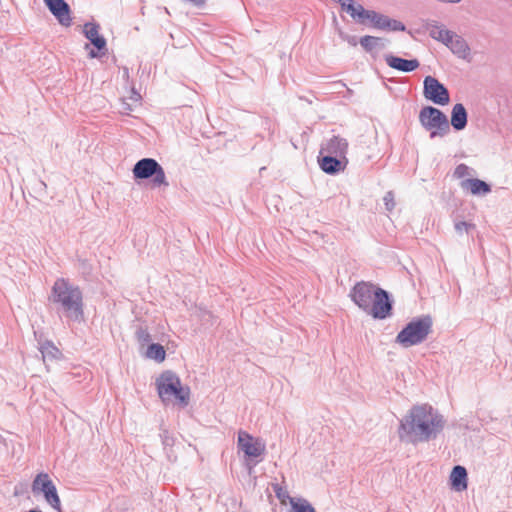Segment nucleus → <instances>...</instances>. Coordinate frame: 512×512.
<instances>
[{
    "label": "nucleus",
    "instance_id": "nucleus-12",
    "mask_svg": "<svg viewBox=\"0 0 512 512\" xmlns=\"http://www.w3.org/2000/svg\"><path fill=\"white\" fill-rule=\"evenodd\" d=\"M44 3L61 25H71L70 7L65 0H44Z\"/></svg>",
    "mask_w": 512,
    "mask_h": 512
},
{
    "label": "nucleus",
    "instance_id": "nucleus-18",
    "mask_svg": "<svg viewBox=\"0 0 512 512\" xmlns=\"http://www.w3.org/2000/svg\"><path fill=\"white\" fill-rule=\"evenodd\" d=\"M445 45L459 58H465L470 51V48L464 38L454 32Z\"/></svg>",
    "mask_w": 512,
    "mask_h": 512
},
{
    "label": "nucleus",
    "instance_id": "nucleus-30",
    "mask_svg": "<svg viewBox=\"0 0 512 512\" xmlns=\"http://www.w3.org/2000/svg\"><path fill=\"white\" fill-rule=\"evenodd\" d=\"M273 490L276 494V497L281 501V503H285L286 500L288 499L290 501V499H292L289 495V492L287 491L286 488L280 486L279 484H275L273 485Z\"/></svg>",
    "mask_w": 512,
    "mask_h": 512
},
{
    "label": "nucleus",
    "instance_id": "nucleus-35",
    "mask_svg": "<svg viewBox=\"0 0 512 512\" xmlns=\"http://www.w3.org/2000/svg\"><path fill=\"white\" fill-rule=\"evenodd\" d=\"M88 55L90 58H96L99 56L98 53H96L94 50H90Z\"/></svg>",
    "mask_w": 512,
    "mask_h": 512
},
{
    "label": "nucleus",
    "instance_id": "nucleus-10",
    "mask_svg": "<svg viewBox=\"0 0 512 512\" xmlns=\"http://www.w3.org/2000/svg\"><path fill=\"white\" fill-rule=\"evenodd\" d=\"M376 288L377 287L371 283L364 281L358 282L350 292L351 299L360 309L367 312L368 309H370V304H372Z\"/></svg>",
    "mask_w": 512,
    "mask_h": 512
},
{
    "label": "nucleus",
    "instance_id": "nucleus-1",
    "mask_svg": "<svg viewBox=\"0 0 512 512\" xmlns=\"http://www.w3.org/2000/svg\"><path fill=\"white\" fill-rule=\"evenodd\" d=\"M444 417L428 404L414 405L400 421L399 437L411 443L428 442L444 429Z\"/></svg>",
    "mask_w": 512,
    "mask_h": 512
},
{
    "label": "nucleus",
    "instance_id": "nucleus-29",
    "mask_svg": "<svg viewBox=\"0 0 512 512\" xmlns=\"http://www.w3.org/2000/svg\"><path fill=\"white\" fill-rule=\"evenodd\" d=\"M136 338L141 345L148 344L152 340V337L148 330L143 327H140L136 330Z\"/></svg>",
    "mask_w": 512,
    "mask_h": 512
},
{
    "label": "nucleus",
    "instance_id": "nucleus-37",
    "mask_svg": "<svg viewBox=\"0 0 512 512\" xmlns=\"http://www.w3.org/2000/svg\"><path fill=\"white\" fill-rule=\"evenodd\" d=\"M124 74L128 75V69L127 68L124 69Z\"/></svg>",
    "mask_w": 512,
    "mask_h": 512
},
{
    "label": "nucleus",
    "instance_id": "nucleus-14",
    "mask_svg": "<svg viewBox=\"0 0 512 512\" xmlns=\"http://www.w3.org/2000/svg\"><path fill=\"white\" fill-rule=\"evenodd\" d=\"M348 146V141L345 138L334 135L321 145L320 155L327 153L347 158Z\"/></svg>",
    "mask_w": 512,
    "mask_h": 512
},
{
    "label": "nucleus",
    "instance_id": "nucleus-36",
    "mask_svg": "<svg viewBox=\"0 0 512 512\" xmlns=\"http://www.w3.org/2000/svg\"><path fill=\"white\" fill-rule=\"evenodd\" d=\"M133 93L135 95V97H134L135 100H138L141 98L140 94L136 93L135 91Z\"/></svg>",
    "mask_w": 512,
    "mask_h": 512
},
{
    "label": "nucleus",
    "instance_id": "nucleus-19",
    "mask_svg": "<svg viewBox=\"0 0 512 512\" xmlns=\"http://www.w3.org/2000/svg\"><path fill=\"white\" fill-rule=\"evenodd\" d=\"M468 114L463 104L457 103L453 106L451 112V125L457 130L461 131L467 126Z\"/></svg>",
    "mask_w": 512,
    "mask_h": 512
},
{
    "label": "nucleus",
    "instance_id": "nucleus-6",
    "mask_svg": "<svg viewBox=\"0 0 512 512\" xmlns=\"http://www.w3.org/2000/svg\"><path fill=\"white\" fill-rule=\"evenodd\" d=\"M132 172L135 179L152 178L154 186H169L163 167L153 158L140 159L134 165Z\"/></svg>",
    "mask_w": 512,
    "mask_h": 512
},
{
    "label": "nucleus",
    "instance_id": "nucleus-2",
    "mask_svg": "<svg viewBox=\"0 0 512 512\" xmlns=\"http://www.w3.org/2000/svg\"><path fill=\"white\" fill-rule=\"evenodd\" d=\"M51 300L59 305V310L72 321L83 319V294L80 288L68 279L58 278L51 290Z\"/></svg>",
    "mask_w": 512,
    "mask_h": 512
},
{
    "label": "nucleus",
    "instance_id": "nucleus-25",
    "mask_svg": "<svg viewBox=\"0 0 512 512\" xmlns=\"http://www.w3.org/2000/svg\"><path fill=\"white\" fill-rule=\"evenodd\" d=\"M166 356L165 349L162 345L157 343H152L148 346L146 351V357L149 359H153L157 362L164 361Z\"/></svg>",
    "mask_w": 512,
    "mask_h": 512
},
{
    "label": "nucleus",
    "instance_id": "nucleus-22",
    "mask_svg": "<svg viewBox=\"0 0 512 512\" xmlns=\"http://www.w3.org/2000/svg\"><path fill=\"white\" fill-rule=\"evenodd\" d=\"M429 35L437 40L446 44L449 38L452 36L453 31L446 29L443 25L437 22L428 25Z\"/></svg>",
    "mask_w": 512,
    "mask_h": 512
},
{
    "label": "nucleus",
    "instance_id": "nucleus-24",
    "mask_svg": "<svg viewBox=\"0 0 512 512\" xmlns=\"http://www.w3.org/2000/svg\"><path fill=\"white\" fill-rule=\"evenodd\" d=\"M40 352L42 354L44 361H46L47 359H57L61 354L59 349L50 341H45L44 343L41 344Z\"/></svg>",
    "mask_w": 512,
    "mask_h": 512
},
{
    "label": "nucleus",
    "instance_id": "nucleus-16",
    "mask_svg": "<svg viewBox=\"0 0 512 512\" xmlns=\"http://www.w3.org/2000/svg\"><path fill=\"white\" fill-rule=\"evenodd\" d=\"M100 26L96 23L88 22L84 25L83 33L85 37L101 51L106 49V39L99 34Z\"/></svg>",
    "mask_w": 512,
    "mask_h": 512
},
{
    "label": "nucleus",
    "instance_id": "nucleus-7",
    "mask_svg": "<svg viewBox=\"0 0 512 512\" xmlns=\"http://www.w3.org/2000/svg\"><path fill=\"white\" fill-rule=\"evenodd\" d=\"M32 492L34 494L42 493L46 502L55 510L60 511L61 501L57 493L55 484L47 473H39L32 482Z\"/></svg>",
    "mask_w": 512,
    "mask_h": 512
},
{
    "label": "nucleus",
    "instance_id": "nucleus-31",
    "mask_svg": "<svg viewBox=\"0 0 512 512\" xmlns=\"http://www.w3.org/2000/svg\"><path fill=\"white\" fill-rule=\"evenodd\" d=\"M470 174H471V168L468 167L466 164L461 163L456 166L453 176L455 178L462 179Z\"/></svg>",
    "mask_w": 512,
    "mask_h": 512
},
{
    "label": "nucleus",
    "instance_id": "nucleus-33",
    "mask_svg": "<svg viewBox=\"0 0 512 512\" xmlns=\"http://www.w3.org/2000/svg\"><path fill=\"white\" fill-rule=\"evenodd\" d=\"M473 225L470 224V223H467L465 221H459V222H456L455 223V230L458 232V233H462L463 231H468L469 228H472Z\"/></svg>",
    "mask_w": 512,
    "mask_h": 512
},
{
    "label": "nucleus",
    "instance_id": "nucleus-34",
    "mask_svg": "<svg viewBox=\"0 0 512 512\" xmlns=\"http://www.w3.org/2000/svg\"><path fill=\"white\" fill-rule=\"evenodd\" d=\"M340 36L343 40L347 41V43L351 46H356L358 43L357 38L355 36L344 34V33H341Z\"/></svg>",
    "mask_w": 512,
    "mask_h": 512
},
{
    "label": "nucleus",
    "instance_id": "nucleus-27",
    "mask_svg": "<svg viewBox=\"0 0 512 512\" xmlns=\"http://www.w3.org/2000/svg\"><path fill=\"white\" fill-rule=\"evenodd\" d=\"M333 2L339 4L341 9L347 12L350 17L354 20L356 18V14L358 12L359 3H356L354 0H332Z\"/></svg>",
    "mask_w": 512,
    "mask_h": 512
},
{
    "label": "nucleus",
    "instance_id": "nucleus-20",
    "mask_svg": "<svg viewBox=\"0 0 512 512\" xmlns=\"http://www.w3.org/2000/svg\"><path fill=\"white\" fill-rule=\"evenodd\" d=\"M450 482L453 489L463 491L467 489V471L465 467L456 465L450 474Z\"/></svg>",
    "mask_w": 512,
    "mask_h": 512
},
{
    "label": "nucleus",
    "instance_id": "nucleus-15",
    "mask_svg": "<svg viewBox=\"0 0 512 512\" xmlns=\"http://www.w3.org/2000/svg\"><path fill=\"white\" fill-rule=\"evenodd\" d=\"M384 59L390 68L406 73L414 71L420 65L417 59L408 60L392 54L385 55Z\"/></svg>",
    "mask_w": 512,
    "mask_h": 512
},
{
    "label": "nucleus",
    "instance_id": "nucleus-13",
    "mask_svg": "<svg viewBox=\"0 0 512 512\" xmlns=\"http://www.w3.org/2000/svg\"><path fill=\"white\" fill-rule=\"evenodd\" d=\"M237 445L239 450L243 451L250 458L259 457L264 451V446L254 442L253 437L246 431H239Z\"/></svg>",
    "mask_w": 512,
    "mask_h": 512
},
{
    "label": "nucleus",
    "instance_id": "nucleus-3",
    "mask_svg": "<svg viewBox=\"0 0 512 512\" xmlns=\"http://www.w3.org/2000/svg\"><path fill=\"white\" fill-rule=\"evenodd\" d=\"M433 320L430 315L413 318L397 334L395 342L404 348L423 343L432 332Z\"/></svg>",
    "mask_w": 512,
    "mask_h": 512
},
{
    "label": "nucleus",
    "instance_id": "nucleus-26",
    "mask_svg": "<svg viewBox=\"0 0 512 512\" xmlns=\"http://www.w3.org/2000/svg\"><path fill=\"white\" fill-rule=\"evenodd\" d=\"M359 43L367 52H372L380 45L383 46L381 38L370 35H365L361 37Z\"/></svg>",
    "mask_w": 512,
    "mask_h": 512
},
{
    "label": "nucleus",
    "instance_id": "nucleus-23",
    "mask_svg": "<svg viewBox=\"0 0 512 512\" xmlns=\"http://www.w3.org/2000/svg\"><path fill=\"white\" fill-rule=\"evenodd\" d=\"M376 29L386 31H405L406 27L401 21L391 19L388 16L381 14V20H379Z\"/></svg>",
    "mask_w": 512,
    "mask_h": 512
},
{
    "label": "nucleus",
    "instance_id": "nucleus-4",
    "mask_svg": "<svg viewBox=\"0 0 512 512\" xmlns=\"http://www.w3.org/2000/svg\"><path fill=\"white\" fill-rule=\"evenodd\" d=\"M156 388L158 395L163 403L167 404L175 398L182 406L189 403V388L181 386L180 378L172 371H164L156 379Z\"/></svg>",
    "mask_w": 512,
    "mask_h": 512
},
{
    "label": "nucleus",
    "instance_id": "nucleus-9",
    "mask_svg": "<svg viewBox=\"0 0 512 512\" xmlns=\"http://www.w3.org/2000/svg\"><path fill=\"white\" fill-rule=\"evenodd\" d=\"M423 94L426 99L437 105H446L450 100L448 89L433 76L425 77L423 81Z\"/></svg>",
    "mask_w": 512,
    "mask_h": 512
},
{
    "label": "nucleus",
    "instance_id": "nucleus-8",
    "mask_svg": "<svg viewBox=\"0 0 512 512\" xmlns=\"http://www.w3.org/2000/svg\"><path fill=\"white\" fill-rule=\"evenodd\" d=\"M393 301L390 299L389 293L377 287L375 289V295L370 304V309L366 313L371 315L375 319H386L392 315Z\"/></svg>",
    "mask_w": 512,
    "mask_h": 512
},
{
    "label": "nucleus",
    "instance_id": "nucleus-17",
    "mask_svg": "<svg viewBox=\"0 0 512 512\" xmlns=\"http://www.w3.org/2000/svg\"><path fill=\"white\" fill-rule=\"evenodd\" d=\"M463 190H469L475 196H483L491 192V186L483 180L468 178L460 184Z\"/></svg>",
    "mask_w": 512,
    "mask_h": 512
},
{
    "label": "nucleus",
    "instance_id": "nucleus-28",
    "mask_svg": "<svg viewBox=\"0 0 512 512\" xmlns=\"http://www.w3.org/2000/svg\"><path fill=\"white\" fill-rule=\"evenodd\" d=\"M290 505L294 512H316L315 508L306 499H290Z\"/></svg>",
    "mask_w": 512,
    "mask_h": 512
},
{
    "label": "nucleus",
    "instance_id": "nucleus-32",
    "mask_svg": "<svg viewBox=\"0 0 512 512\" xmlns=\"http://www.w3.org/2000/svg\"><path fill=\"white\" fill-rule=\"evenodd\" d=\"M384 205L387 211H392L395 207L394 194L388 191L383 197Z\"/></svg>",
    "mask_w": 512,
    "mask_h": 512
},
{
    "label": "nucleus",
    "instance_id": "nucleus-5",
    "mask_svg": "<svg viewBox=\"0 0 512 512\" xmlns=\"http://www.w3.org/2000/svg\"><path fill=\"white\" fill-rule=\"evenodd\" d=\"M421 125L430 131V138L443 137L450 131L447 116L433 106H426L419 113Z\"/></svg>",
    "mask_w": 512,
    "mask_h": 512
},
{
    "label": "nucleus",
    "instance_id": "nucleus-21",
    "mask_svg": "<svg viewBox=\"0 0 512 512\" xmlns=\"http://www.w3.org/2000/svg\"><path fill=\"white\" fill-rule=\"evenodd\" d=\"M354 20L361 25H366L369 22L370 25L376 29L379 20H381V13L374 10H366L362 5H359Z\"/></svg>",
    "mask_w": 512,
    "mask_h": 512
},
{
    "label": "nucleus",
    "instance_id": "nucleus-11",
    "mask_svg": "<svg viewBox=\"0 0 512 512\" xmlns=\"http://www.w3.org/2000/svg\"><path fill=\"white\" fill-rule=\"evenodd\" d=\"M318 163L323 172L329 175H335L346 169L348 159L324 153L323 155H319Z\"/></svg>",
    "mask_w": 512,
    "mask_h": 512
}]
</instances>
